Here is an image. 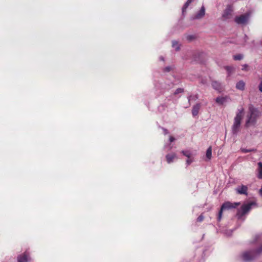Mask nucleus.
<instances>
[{
	"instance_id": "obj_1",
	"label": "nucleus",
	"mask_w": 262,
	"mask_h": 262,
	"mask_svg": "<svg viewBox=\"0 0 262 262\" xmlns=\"http://www.w3.org/2000/svg\"><path fill=\"white\" fill-rule=\"evenodd\" d=\"M244 111V110L243 107L238 109L234 118L233 124L231 127V133L234 136H236L241 130V121L243 119Z\"/></svg>"
},
{
	"instance_id": "obj_2",
	"label": "nucleus",
	"mask_w": 262,
	"mask_h": 262,
	"mask_svg": "<svg viewBox=\"0 0 262 262\" xmlns=\"http://www.w3.org/2000/svg\"><path fill=\"white\" fill-rule=\"evenodd\" d=\"M260 114V112L257 108L254 107L252 105H250L249 107V113L247 115L245 125L248 127L250 124H254Z\"/></svg>"
},
{
	"instance_id": "obj_3",
	"label": "nucleus",
	"mask_w": 262,
	"mask_h": 262,
	"mask_svg": "<svg viewBox=\"0 0 262 262\" xmlns=\"http://www.w3.org/2000/svg\"><path fill=\"white\" fill-rule=\"evenodd\" d=\"M262 253V244L256 249L247 251L242 255V259L250 262L258 257Z\"/></svg>"
},
{
	"instance_id": "obj_4",
	"label": "nucleus",
	"mask_w": 262,
	"mask_h": 262,
	"mask_svg": "<svg viewBox=\"0 0 262 262\" xmlns=\"http://www.w3.org/2000/svg\"><path fill=\"white\" fill-rule=\"evenodd\" d=\"M255 205V203L254 202L243 204L241 208L237 210L236 215L237 220L243 222L245 220V215L250 211L252 206Z\"/></svg>"
},
{
	"instance_id": "obj_5",
	"label": "nucleus",
	"mask_w": 262,
	"mask_h": 262,
	"mask_svg": "<svg viewBox=\"0 0 262 262\" xmlns=\"http://www.w3.org/2000/svg\"><path fill=\"white\" fill-rule=\"evenodd\" d=\"M240 203H231L230 202H226L222 204L221 209L217 214V221L220 222L222 218L223 211L225 210H229L232 208H235L237 206L239 205Z\"/></svg>"
},
{
	"instance_id": "obj_6",
	"label": "nucleus",
	"mask_w": 262,
	"mask_h": 262,
	"mask_svg": "<svg viewBox=\"0 0 262 262\" xmlns=\"http://www.w3.org/2000/svg\"><path fill=\"white\" fill-rule=\"evenodd\" d=\"M250 18V14L246 13L244 14L236 16L234 20L238 25H246L247 24Z\"/></svg>"
},
{
	"instance_id": "obj_7",
	"label": "nucleus",
	"mask_w": 262,
	"mask_h": 262,
	"mask_svg": "<svg viewBox=\"0 0 262 262\" xmlns=\"http://www.w3.org/2000/svg\"><path fill=\"white\" fill-rule=\"evenodd\" d=\"M235 190L238 194L247 195L248 187L246 185H242L238 186Z\"/></svg>"
},
{
	"instance_id": "obj_8",
	"label": "nucleus",
	"mask_w": 262,
	"mask_h": 262,
	"mask_svg": "<svg viewBox=\"0 0 262 262\" xmlns=\"http://www.w3.org/2000/svg\"><path fill=\"white\" fill-rule=\"evenodd\" d=\"M212 86L216 91L221 92L223 90L222 84L217 81H213L212 82Z\"/></svg>"
},
{
	"instance_id": "obj_9",
	"label": "nucleus",
	"mask_w": 262,
	"mask_h": 262,
	"mask_svg": "<svg viewBox=\"0 0 262 262\" xmlns=\"http://www.w3.org/2000/svg\"><path fill=\"white\" fill-rule=\"evenodd\" d=\"M30 260V258L25 253L19 255L17 257L18 262H29Z\"/></svg>"
},
{
	"instance_id": "obj_10",
	"label": "nucleus",
	"mask_w": 262,
	"mask_h": 262,
	"mask_svg": "<svg viewBox=\"0 0 262 262\" xmlns=\"http://www.w3.org/2000/svg\"><path fill=\"white\" fill-rule=\"evenodd\" d=\"M212 157V148L211 147H209L206 150L205 158L204 160L205 161H209L211 160Z\"/></svg>"
},
{
	"instance_id": "obj_11",
	"label": "nucleus",
	"mask_w": 262,
	"mask_h": 262,
	"mask_svg": "<svg viewBox=\"0 0 262 262\" xmlns=\"http://www.w3.org/2000/svg\"><path fill=\"white\" fill-rule=\"evenodd\" d=\"M232 9L230 7H227L223 14V17L225 19H228L231 15Z\"/></svg>"
},
{
	"instance_id": "obj_12",
	"label": "nucleus",
	"mask_w": 262,
	"mask_h": 262,
	"mask_svg": "<svg viewBox=\"0 0 262 262\" xmlns=\"http://www.w3.org/2000/svg\"><path fill=\"white\" fill-rule=\"evenodd\" d=\"M177 158L176 154H167L166 156V161L168 163H172L174 159Z\"/></svg>"
},
{
	"instance_id": "obj_13",
	"label": "nucleus",
	"mask_w": 262,
	"mask_h": 262,
	"mask_svg": "<svg viewBox=\"0 0 262 262\" xmlns=\"http://www.w3.org/2000/svg\"><path fill=\"white\" fill-rule=\"evenodd\" d=\"M194 0H187L186 2L182 8V14L184 15L186 12L187 8H188L189 6H191V4Z\"/></svg>"
},
{
	"instance_id": "obj_14",
	"label": "nucleus",
	"mask_w": 262,
	"mask_h": 262,
	"mask_svg": "<svg viewBox=\"0 0 262 262\" xmlns=\"http://www.w3.org/2000/svg\"><path fill=\"white\" fill-rule=\"evenodd\" d=\"M245 83L243 80H241L236 84V88L238 90L243 91L245 89Z\"/></svg>"
},
{
	"instance_id": "obj_15",
	"label": "nucleus",
	"mask_w": 262,
	"mask_h": 262,
	"mask_svg": "<svg viewBox=\"0 0 262 262\" xmlns=\"http://www.w3.org/2000/svg\"><path fill=\"white\" fill-rule=\"evenodd\" d=\"M258 174L257 178L259 179H262V162H259L258 163Z\"/></svg>"
},
{
	"instance_id": "obj_16",
	"label": "nucleus",
	"mask_w": 262,
	"mask_h": 262,
	"mask_svg": "<svg viewBox=\"0 0 262 262\" xmlns=\"http://www.w3.org/2000/svg\"><path fill=\"white\" fill-rule=\"evenodd\" d=\"M205 13V8L202 6L199 12H198V19L203 17Z\"/></svg>"
},
{
	"instance_id": "obj_17",
	"label": "nucleus",
	"mask_w": 262,
	"mask_h": 262,
	"mask_svg": "<svg viewBox=\"0 0 262 262\" xmlns=\"http://www.w3.org/2000/svg\"><path fill=\"white\" fill-rule=\"evenodd\" d=\"M172 47L174 48L176 51H179L180 50L181 45L176 40L172 41Z\"/></svg>"
},
{
	"instance_id": "obj_18",
	"label": "nucleus",
	"mask_w": 262,
	"mask_h": 262,
	"mask_svg": "<svg viewBox=\"0 0 262 262\" xmlns=\"http://www.w3.org/2000/svg\"><path fill=\"white\" fill-rule=\"evenodd\" d=\"M226 101V98L224 97H218L215 99V101L219 104H223Z\"/></svg>"
},
{
	"instance_id": "obj_19",
	"label": "nucleus",
	"mask_w": 262,
	"mask_h": 262,
	"mask_svg": "<svg viewBox=\"0 0 262 262\" xmlns=\"http://www.w3.org/2000/svg\"><path fill=\"white\" fill-rule=\"evenodd\" d=\"M225 69L227 70L228 72V76H230L231 74L232 73L234 68L231 66H226L225 67Z\"/></svg>"
},
{
	"instance_id": "obj_20",
	"label": "nucleus",
	"mask_w": 262,
	"mask_h": 262,
	"mask_svg": "<svg viewBox=\"0 0 262 262\" xmlns=\"http://www.w3.org/2000/svg\"><path fill=\"white\" fill-rule=\"evenodd\" d=\"M241 151L243 153H247V152L256 151V149L254 148L246 149V148H242L241 149Z\"/></svg>"
},
{
	"instance_id": "obj_21",
	"label": "nucleus",
	"mask_w": 262,
	"mask_h": 262,
	"mask_svg": "<svg viewBox=\"0 0 262 262\" xmlns=\"http://www.w3.org/2000/svg\"><path fill=\"white\" fill-rule=\"evenodd\" d=\"M182 153L188 158H190L191 154L189 150H182Z\"/></svg>"
},
{
	"instance_id": "obj_22",
	"label": "nucleus",
	"mask_w": 262,
	"mask_h": 262,
	"mask_svg": "<svg viewBox=\"0 0 262 262\" xmlns=\"http://www.w3.org/2000/svg\"><path fill=\"white\" fill-rule=\"evenodd\" d=\"M195 38V35H188L186 36V39L189 42L192 41V40H194Z\"/></svg>"
},
{
	"instance_id": "obj_23",
	"label": "nucleus",
	"mask_w": 262,
	"mask_h": 262,
	"mask_svg": "<svg viewBox=\"0 0 262 262\" xmlns=\"http://www.w3.org/2000/svg\"><path fill=\"white\" fill-rule=\"evenodd\" d=\"M233 58L235 60H240L243 58V55L242 54H237L233 56Z\"/></svg>"
},
{
	"instance_id": "obj_24",
	"label": "nucleus",
	"mask_w": 262,
	"mask_h": 262,
	"mask_svg": "<svg viewBox=\"0 0 262 262\" xmlns=\"http://www.w3.org/2000/svg\"><path fill=\"white\" fill-rule=\"evenodd\" d=\"M184 92V90L182 88L177 89L174 93V95H177L179 93H183Z\"/></svg>"
},
{
	"instance_id": "obj_25",
	"label": "nucleus",
	"mask_w": 262,
	"mask_h": 262,
	"mask_svg": "<svg viewBox=\"0 0 262 262\" xmlns=\"http://www.w3.org/2000/svg\"><path fill=\"white\" fill-rule=\"evenodd\" d=\"M192 115L194 117L196 116V107L194 105L193 107V110H192Z\"/></svg>"
},
{
	"instance_id": "obj_26",
	"label": "nucleus",
	"mask_w": 262,
	"mask_h": 262,
	"mask_svg": "<svg viewBox=\"0 0 262 262\" xmlns=\"http://www.w3.org/2000/svg\"><path fill=\"white\" fill-rule=\"evenodd\" d=\"M207 82V78H202L201 79V83L203 84H206Z\"/></svg>"
},
{
	"instance_id": "obj_27",
	"label": "nucleus",
	"mask_w": 262,
	"mask_h": 262,
	"mask_svg": "<svg viewBox=\"0 0 262 262\" xmlns=\"http://www.w3.org/2000/svg\"><path fill=\"white\" fill-rule=\"evenodd\" d=\"M258 89H259V91L262 93V80L260 81V82L259 84Z\"/></svg>"
},
{
	"instance_id": "obj_28",
	"label": "nucleus",
	"mask_w": 262,
	"mask_h": 262,
	"mask_svg": "<svg viewBox=\"0 0 262 262\" xmlns=\"http://www.w3.org/2000/svg\"><path fill=\"white\" fill-rule=\"evenodd\" d=\"M204 217L202 215H200L198 217V221L201 222L203 220Z\"/></svg>"
},
{
	"instance_id": "obj_29",
	"label": "nucleus",
	"mask_w": 262,
	"mask_h": 262,
	"mask_svg": "<svg viewBox=\"0 0 262 262\" xmlns=\"http://www.w3.org/2000/svg\"><path fill=\"white\" fill-rule=\"evenodd\" d=\"M170 69H171V68L170 67H167L164 69V72H169V71H170Z\"/></svg>"
},
{
	"instance_id": "obj_30",
	"label": "nucleus",
	"mask_w": 262,
	"mask_h": 262,
	"mask_svg": "<svg viewBox=\"0 0 262 262\" xmlns=\"http://www.w3.org/2000/svg\"><path fill=\"white\" fill-rule=\"evenodd\" d=\"M191 162L192 160L190 159V158H188L186 161V163L188 165H190L191 163Z\"/></svg>"
},
{
	"instance_id": "obj_31",
	"label": "nucleus",
	"mask_w": 262,
	"mask_h": 262,
	"mask_svg": "<svg viewBox=\"0 0 262 262\" xmlns=\"http://www.w3.org/2000/svg\"><path fill=\"white\" fill-rule=\"evenodd\" d=\"M169 140L170 142H172L175 140V138L172 136H170L169 138Z\"/></svg>"
},
{
	"instance_id": "obj_32",
	"label": "nucleus",
	"mask_w": 262,
	"mask_h": 262,
	"mask_svg": "<svg viewBox=\"0 0 262 262\" xmlns=\"http://www.w3.org/2000/svg\"><path fill=\"white\" fill-rule=\"evenodd\" d=\"M163 132H164V134L165 135H167V134H168V130H167V129H165V128H163Z\"/></svg>"
},
{
	"instance_id": "obj_33",
	"label": "nucleus",
	"mask_w": 262,
	"mask_h": 262,
	"mask_svg": "<svg viewBox=\"0 0 262 262\" xmlns=\"http://www.w3.org/2000/svg\"><path fill=\"white\" fill-rule=\"evenodd\" d=\"M259 238H260V235H256L255 236V242L257 241L259 239Z\"/></svg>"
},
{
	"instance_id": "obj_34",
	"label": "nucleus",
	"mask_w": 262,
	"mask_h": 262,
	"mask_svg": "<svg viewBox=\"0 0 262 262\" xmlns=\"http://www.w3.org/2000/svg\"><path fill=\"white\" fill-rule=\"evenodd\" d=\"M259 194L262 196V186H261V188L259 189Z\"/></svg>"
},
{
	"instance_id": "obj_35",
	"label": "nucleus",
	"mask_w": 262,
	"mask_h": 262,
	"mask_svg": "<svg viewBox=\"0 0 262 262\" xmlns=\"http://www.w3.org/2000/svg\"><path fill=\"white\" fill-rule=\"evenodd\" d=\"M191 97H192L191 96H190L188 97V99L189 102L191 100Z\"/></svg>"
},
{
	"instance_id": "obj_36",
	"label": "nucleus",
	"mask_w": 262,
	"mask_h": 262,
	"mask_svg": "<svg viewBox=\"0 0 262 262\" xmlns=\"http://www.w3.org/2000/svg\"><path fill=\"white\" fill-rule=\"evenodd\" d=\"M160 59L161 60H163V61L164 60V58L163 57H162V56L160 57Z\"/></svg>"
},
{
	"instance_id": "obj_37",
	"label": "nucleus",
	"mask_w": 262,
	"mask_h": 262,
	"mask_svg": "<svg viewBox=\"0 0 262 262\" xmlns=\"http://www.w3.org/2000/svg\"><path fill=\"white\" fill-rule=\"evenodd\" d=\"M245 37L246 39H248V36L247 35H245Z\"/></svg>"
}]
</instances>
